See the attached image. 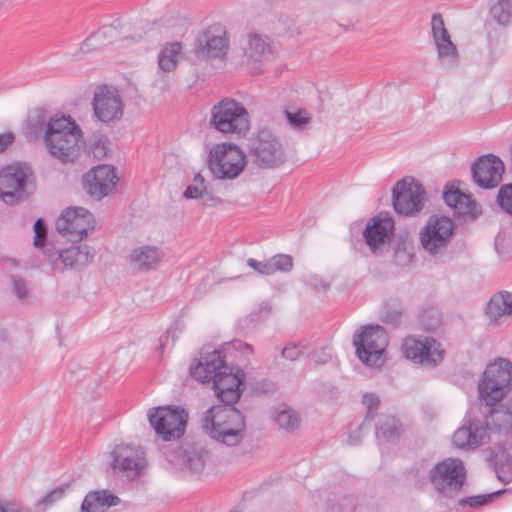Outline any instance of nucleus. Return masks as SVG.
Wrapping results in <instances>:
<instances>
[{
	"instance_id": "7c9ffc66",
	"label": "nucleus",
	"mask_w": 512,
	"mask_h": 512,
	"mask_svg": "<svg viewBox=\"0 0 512 512\" xmlns=\"http://www.w3.org/2000/svg\"><path fill=\"white\" fill-rule=\"evenodd\" d=\"M489 411L486 413L485 427L490 429L504 430L512 425V411L504 405L488 406Z\"/></svg>"
},
{
	"instance_id": "c756f323",
	"label": "nucleus",
	"mask_w": 512,
	"mask_h": 512,
	"mask_svg": "<svg viewBox=\"0 0 512 512\" xmlns=\"http://www.w3.org/2000/svg\"><path fill=\"white\" fill-rule=\"evenodd\" d=\"M185 463L190 471L201 473L212 463V454L205 446L195 444L185 450Z\"/></svg>"
},
{
	"instance_id": "ea45409f",
	"label": "nucleus",
	"mask_w": 512,
	"mask_h": 512,
	"mask_svg": "<svg viewBox=\"0 0 512 512\" xmlns=\"http://www.w3.org/2000/svg\"><path fill=\"white\" fill-rule=\"evenodd\" d=\"M285 116L289 125L295 130H303L311 122V115L305 109L295 112L285 110Z\"/></svg>"
},
{
	"instance_id": "473e14b6",
	"label": "nucleus",
	"mask_w": 512,
	"mask_h": 512,
	"mask_svg": "<svg viewBox=\"0 0 512 512\" xmlns=\"http://www.w3.org/2000/svg\"><path fill=\"white\" fill-rule=\"evenodd\" d=\"M182 54V45L179 42L167 43L159 52L158 66L164 72L173 71Z\"/></svg>"
},
{
	"instance_id": "c03bdc74",
	"label": "nucleus",
	"mask_w": 512,
	"mask_h": 512,
	"mask_svg": "<svg viewBox=\"0 0 512 512\" xmlns=\"http://www.w3.org/2000/svg\"><path fill=\"white\" fill-rule=\"evenodd\" d=\"M107 45L108 41L102 39L96 31L85 39V41L81 45V51H83L84 53H89L92 51L100 50Z\"/></svg>"
},
{
	"instance_id": "58836bf2",
	"label": "nucleus",
	"mask_w": 512,
	"mask_h": 512,
	"mask_svg": "<svg viewBox=\"0 0 512 512\" xmlns=\"http://www.w3.org/2000/svg\"><path fill=\"white\" fill-rule=\"evenodd\" d=\"M363 404L367 407V413L362 425L359 427V430L364 429L374 420L380 404V399L374 393H366L363 395Z\"/></svg>"
},
{
	"instance_id": "20e7f679",
	"label": "nucleus",
	"mask_w": 512,
	"mask_h": 512,
	"mask_svg": "<svg viewBox=\"0 0 512 512\" xmlns=\"http://www.w3.org/2000/svg\"><path fill=\"white\" fill-rule=\"evenodd\" d=\"M246 165V153L234 143H220L210 149L208 168L216 179L234 180Z\"/></svg>"
},
{
	"instance_id": "2eb2a0df",
	"label": "nucleus",
	"mask_w": 512,
	"mask_h": 512,
	"mask_svg": "<svg viewBox=\"0 0 512 512\" xmlns=\"http://www.w3.org/2000/svg\"><path fill=\"white\" fill-rule=\"evenodd\" d=\"M213 390L223 405H233L238 402L245 390V373L239 367L227 365L214 375Z\"/></svg>"
},
{
	"instance_id": "2f4dec72",
	"label": "nucleus",
	"mask_w": 512,
	"mask_h": 512,
	"mask_svg": "<svg viewBox=\"0 0 512 512\" xmlns=\"http://www.w3.org/2000/svg\"><path fill=\"white\" fill-rule=\"evenodd\" d=\"M512 314V294L501 292L491 297L486 307V315L492 321H497L504 315Z\"/></svg>"
},
{
	"instance_id": "7ed1b4c3",
	"label": "nucleus",
	"mask_w": 512,
	"mask_h": 512,
	"mask_svg": "<svg viewBox=\"0 0 512 512\" xmlns=\"http://www.w3.org/2000/svg\"><path fill=\"white\" fill-rule=\"evenodd\" d=\"M209 127L224 136H245L250 129L249 113L232 98H223L211 108Z\"/></svg>"
},
{
	"instance_id": "37998d69",
	"label": "nucleus",
	"mask_w": 512,
	"mask_h": 512,
	"mask_svg": "<svg viewBox=\"0 0 512 512\" xmlns=\"http://www.w3.org/2000/svg\"><path fill=\"white\" fill-rule=\"evenodd\" d=\"M120 28H122V23L120 19H117L112 24L102 26L97 32L102 39L108 41L109 45L119 38Z\"/></svg>"
},
{
	"instance_id": "aec40b11",
	"label": "nucleus",
	"mask_w": 512,
	"mask_h": 512,
	"mask_svg": "<svg viewBox=\"0 0 512 512\" xmlns=\"http://www.w3.org/2000/svg\"><path fill=\"white\" fill-rule=\"evenodd\" d=\"M111 466L128 478L138 477L145 467L144 452L140 447L132 445H118L111 452Z\"/></svg>"
},
{
	"instance_id": "f257e3e1",
	"label": "nucleus",
	"mask_w": 512,
	"mask_h": 512,
	"mask_svg": "<svg viewBox=\"0 0 512 512\" xmlns=\"http://www.w3.org/2000/svg\"><path fill=\"white\" fill-rule=\"evenodd\" d=\"M81 138L82 131L70 116L56 115L46 124L43 140L49 154L66 164L79 157Z\"/></svg>"
},
{
	"instance_id": "f8f14e48",
	"label": "nucleus",
	"mask_w": 512,
	"mask_h": 512,
	"mask_svg": "<svg viewBox=\"0 0 512 512\" xmlns=\"http://www.w3.org/2000/svg\"><path fill=\"white\" fill-rule=\"evenodd\" d=\"M425 189L413 178H404L396 182L392 190V202L399 215L410 216L422 210Z\"/></svg>"
},
{
	"instance_id": "4be33fe9",
	"label": "nucleus",
	"mask_w": 512,
	"mask_h": 512,
	"mask_svg": "<svg viewBox=\"0 0 512 512\" xmlns=\"http://www.w3.org/2000/svg\"><path fill=\"white\" fill-rule=\"evenodd\" d=\"M228 50V40L220 29H209L198 38L195 55L198 58H222Z\"/></svg>"
},
{
	"instance_id": "cd10ccee",
	"label": "nucleus",
	"mask_w": 512,
	"mask_h": 512,
	"mask_svg": "<svg viewBox=\"0 0 512 512\" xmlns=\"http://www.w3.org/2000/svg\"><path fill=\"white\" fill-rule=\"evenodd\" d=\"M245 54L254 62H263L272 58L274 52L269 37L257 33L249 34Z\"/></svg>"
},
{
	"instance_id": "f704fd0d",
	"label": "nucleus",
	"mask_w": 512,
	"mask_h": 512,
	"mask_svg": "<svg viewBox=\"0 0 512 512\" xmlns=\"http://www.w3.org/2000/svg\"><path fill=\"white\" fill-rule=\"evenodd\" d=\"M314 352L312 344L306 341L288 343L282 350L281 356L289 361H295L301 357H310Z\"/></svg>"
},
{
	"instance_id": "0eeeda50",
	"label": "nucleus",
	"mask_w": 512,
	"mask_h": 512,
	"mask_svg": "<svg viewBox=\"0 0 512 512\" xmlns=\"http://www.w3.org/2000/svg\"><path fill=\"white\" fill-rule=\"evenodd\" d=\"M148 420L162 440L172 441L184 435L188 414L181 407L161 406L149 409Z\"/></svg>"
},
{
	"instance_id": "e433bc0d",
	"label": "nucleus",
	"mask_w": 512,
	"mask_h": 512,
	"mask_svg": "<svg viewBox=\"0 0 512 512\" xmlns=\"http://www.w3.org/2000/svg\"><path fill=\"white\" fill-rule=\"evenodd\" d=\"M267 260L270 275L276 272L288 273L293 269V258L288 254L279 253Z\"/></svg>"
},
{
	"instance_id": "f03ea898",
	"label": "nucleus",
	"mask_w": 512,
	"mask_h": 512,
	"mask_svg": "<svg viewBox=\"0 0 512 512\" xmlns=\"http://www.w3.org/2000/svg\"><path fill=\"white\" fill-rule=\"evenodd\" d=\"M201 426L214 441L234 447L242 442L246 435L245 418L233 405H216L203 415Z\"/></svg>"
},
{
	"instance_id": "c9c22d12",
	"label": "nucleus",
	"mask_w": 512,
	"mask_h": 512,
	"mask_svg": "<svg viewBox=\"0 0 512 512\" xmlns=\"http://www.w3.org/2000/svg\"><path fill=\"white\" fill-rule=\"evenodd\" d=\"M491 15L501 25L509 23L512 15L511 0H496L490 8Z\"/></svg>"
},
{
	"instance_id": "6e6d98bb",
	"label": "nucleus",
	"mask_w": 512,
	"mask_h": 512,
	"mask_svg": "<svg viewBox=\"0 0 512 512\" xmlns=\"http://www.w3.org/2000/svg\"><path fill=\"white\" fill-rule=\"evenodd\" d=\"M193 185L205 187V179L201 174H196L193 178Z\"/></svg>"
},
{
	"instance_id": "c85d7f7f",
	"label": "nucleus",
	"mask_w": 512,
	"mask_h": 512,
	"mask_svg": "<svg viewBox=\"0 0 512 512\" xmlns=\"http://www.w3.org/2000/svg\"><path fill=\"white\" fill-rule=\"evenodd\" d=\"M120 498L108 490L89 492L81 505V512H104L120 503Z\"/></svg>"
},
{
	"instance_id": "5fc2aeb1",
	"label": "nucleus",
	"mask_w": 512,
	"mask_h": 512,
	"mask_svg": "<svg viewBox=\"0 0 512 512\" xmlns=\"http://www.w3.org/2000/svg\"><path fill=\"white\" fill-rule=\"evenodd\" d=\"M400 317H401V314L399 312H395V313H391V314H387L385 316V321L387 323H391L392 325H396L399 323L400 321Z\"/></svg>"
},
{
	"instance_id": "f3484780",
	"label": "nucleus",
	"mask_w": 512,
	"mask_h": 512,
	"mask_svg": "<svg viewBox=\"0 0 512 512\" xmlns=\"http://www.w3.org/2000/svg\"><path fill=\"white\" fill-rule=\"evenodd\" d=\"M32 175L30 167L25 164L7 166L0 172V197L8 202L27 197L26 186Z\"/></svg>"
},
{
	"instance_id": "9b49d317",
	"label": "nucleus",
	"mask_w": 512,
	"mask_h": 512,
	"mask_svg": "<svg viewBox=\"0 0 512 512\" xmlns=\"http://www.w3.org/2000/svg\"><path fill=\"white\" fill-rule=\"evenodd\" d=\"M401 350L406 359L429 368L437 366L444 357L441 344L432 337L408 336L403 340Z\"/></svg>"
},
{
	"instance_id": "09e8293b",
	"label": "nucleus",
	"mask_w": 512,
	"mask_h": 512,
	"mask_svg": "<svg viewBox=\"0 0 512 512\" xmlns=\"http://www.w3.org/2000/svg\"><path fill=\"white\" fill-rule=\"evenodd\" d=\"M13 293L18 299H25L28 295V288L23 278L12 275Z\"/></svg>"
},
{
	"instance_id": "de8ad7c7",
	"label": "nucleus",
	"mask_w": 512,
	"mask_h": 512,
	"mask_svg": "<svg viewBox=\"0 0 512 512\" xmlns=\"http://www.w3.org/2000/svg\"><path fill=\"white\" fill-rule=\"evenodd\" d=\"M64 494H65L64 488L57 487V488L51 490L50 492H48L42 499H40L38 501V505H42V506H44V508H47V507L53 505L54 503H56L57 501H59L60 499H62Z\"/></svg>"
},
{
	"instance_id": "39448f33",
	"label": "nucleus",
	"mask_w": 512,
	"mask_h": 512,
	"mask_svg": "<svg viewBox=\"0 0 512 512\" xmlns=\"http://www.w3.org/2000/svg\"><path fill=\"white\" fill-rule=\"evenodd\" d=\"M389 343L388 334L380 325H366L353 336L358 359L369 367H381Z\"/></svg>"
},
{
	"instance_id": "052dcab7",
	"label": "nucleus",
	"mask_w": 512,
	"mask_h": 512,
	"mask_svg": "<svg viewBox=\"0 0 512 512\" xmlns=\"http://www.w3.org/2000/svg\"><path fill=\"white\" fill-rule=\"evenodd\" d=\"M497 477L499 480H501L502 482L504 483H507V481L503 478V476H501L500 474H497Z\"/></svg>"
},
{
	"instance_id": "4d7b16f0",
	"label": "nucleus",
	"mask_w": 512,
	"mask_h": 512,
	"mask_svg": "<svg viewBox=\"0 0 512 512\" xmlns=\"http://www.w3.org/2000/svg\"><path fill=\"white\" fill-rule=\"evenodd\" d=\"M237 349L239 350H249L250 353H252L253 349H252V346L248 343H244V342H238V345H237Z\"/></svg>"
},
{
	"instance_id": "393cba45",
	"label": "nucleus",
	"mask_w": 512,
	"mask_h": 512,
	"mask_svg": "<svg viewBox=\"0 0 512 512\" xmlns=\"http://www.w3.org/2000/svg\"><path fill=\"white\" fill-rule=\"evenodd\" d=\"M487 436V430L481 420H467L453 435V443L459 448H475L482 445Z\"/></svg>"
},
{
	"instance_id": "6e6552de",
	"label": "nucleus",
	"mask_w": 512,
	"mask_h": 512,
	"mask_svg": "<svg viewBox=\"0 0 512 512\" xmlns=\"http://www.w3.org/2000/svg\"><path fill=\"white\" fill-rule=\"evenodd\" d=\"M250 156L260 168H276L286 161L279 138L269 129H260L250 147Z\"/></svg>"
},
{
	"instance_id": "a211bd4d",
	"label": "nucleus",
	"mask_w": 512,
	"mask_h": 512,
	"mask_svg": "<svg viewBox=\"0 0 512 512\" xmlns=\"http://www.w3.org/2000/svg\"><path fill=\"white\" fill-rule=\"evenodd\" d=\"M118 180L113 166L98 165L83 175L82 185L91 198L100 201L115 190Z\"/></svg>"
},
{
	"instance_id": "4468645a",
	"label": "nucleus",
	"mask_w": 512,
	"mask_h": 512,
	"mask_svg": "<svg viewBox=\"0 0 512 512\" xmlns=\"http://www.w3.org/2000/svg\"><path fill=\"white\" fill-rule=\"evenodd\" d=\"M454 225L446 216L432 215L420 231V242L425 251L431 255L443 252L450 242Z\"/></svg>"
},
{
	"instance_id": "5701e85b",
	"label": "nucleus",
	"mask_w": 512,
	"mask_h": 512,
	"mask_svg": "<svg viewBox=\"0 0 512 512\" xmlns=\"http://www.w3.org/2000/svg\"><path fill=\"white\" fill-rule=\"evenodd\" d=\"M431 36L437 49L438 58L441 60H455L458 56L456 45L452 42L443 17L440 13H434L431 17Z\"/></svg>"
},
{
	"instance_id": "a878e982",
	"label": "nucleus",
	"mask_w": 512,
	"mask_h": 512,
	"mask_svg": "<svg viewBox=\"0 0 512 512\" xmlns=\"http://www.w3.org/2000/svg\"><path fill=\"white\" fill-rule=\"evenodd\" d=\"M162 258V251L158 247L150 245L133 249L129 256L131 266L142 272L156 269Z\"/></svg>"
},
{
	"instance_id": "4c0bfd02",
	"label": "nucleus",
	"mask_w": 512,
	"mask_h": 512,
	"mask_svg": "<svg viewBox=\"0 0 512 512\" xmlns=\"http://www.w3.org/2000/svg\"><path fill=\"white\" fill-rule=\"evenodd\" d=\"M398 421L393 416H386L377 430V438L385 441H393L398 436Z\"/></svg>"
},
{
	"instance_id": "603ef678",
	"label": "nucleus",
	"mask_w": 512,
	"mask_h": 512,
	"mask_svg": "<svg viewBox=\"0 0 512 512\" xmlns=\"http://www.w3.org/2000/svg\"><path fill=\"white\" fill-rule=\"evenodd\" d=\"M206 192V187H200L198 185H190L184 191L183 196L186 199H199L203 197Z\"/></svg>"
},
{
	"instance_id": "a19ab883",
	"label": "nucleus",
	"mask_w": 512,
	"mask_h": 512,
	"mask_svg": "<svg viewBox=\"0 0 512 512\" xmlns=\"http://www.w3.org/2000/svg\"><path fill=\"white\" fill-rule=\"evenodd\" d=\"M506 490H498L484 495L470 496L459 501L461 505H469L472 508L481 507L491 502L495 497Z\"/></svg>"
},
{
	"instance_id": "8fccbe9b",
	"label": "nucleus",
	"mask_w": 512,
	"mask_h": 512,
	"mask_svg": "<svg viewBox=\"0 0 512 512\" xmlns=\"http://www.w3.org/2000/svg\"><path fill=\"white\" fill-rule=\"evenodd\" d=\"M247 266L252 268L255 272H257L260 275L269 276V266H268V260L264 261H258L254 258H248L246 261Z\"/></svg>"
},
{
	"instance_id": "6ab92c4d",
	"label": "nucleus",
	"mask_w": 512,
	"mask_h": 512,
	"mask_svg": "<svg viewBox=\"0 0 512 512\" xmlns=\"http://www.w3.org/2000/svg\"><path fill=\"white\" fill-rule=\"evenodd\" d=\"M504 170V163L499 157L486 154L473 163L471 168L472 179L480 188L492 189L502 181Z\"/></svg>"
},
{
	"instance_id": "ddd939ff",
	"label": "nucleus",
	"mask_w": 512,
	"mask_h": 512,
	"mask_svg": "<svg viewBox=\"0 0 512 512\" xmlns=\"http://www.w3.org/2000/svg\"><path fill=\"white\" fill-rule=\"evenodd\" d=\"M94 116L104 124H115L124 115V101L119 91L110 85L99 86L93 95Z\"/></svg>"
},
{
	"instance_id": "423d86ee",
	"label": "nucleus",
	"mask_w": 512,
	"mask_h": 512,
	"mask_svg": "<svg viewBox=\"0 0 512 512\" xmlns=\"http://www.w3.org/2000/svg\"><path fill=\"white\" fill-rule=\"evenodd\" d=\"M512 381V363L499 359L485 369L479 384L480 399L486 406L497 404L509 391Z\"/></svg>"
},
{
	"instance_id": "49530a36",
	"label": "nucleus",
	"mask_w": 512,
	"mask_h": 512,
	"mask_svg": "<svg viewBox=\"0 0 512 512\" xmlns=\"http://www.w3.org/2000/svg\"><path fill=\"white\" fill-rule=\"evenodd\" d=\"M0 512H32V510L17 500L0 498Z\"/></svg>"
},
{
	"instance_id": "13d9d810",
	"label": "nucleus",
	"mask_w": 512,
	"mask_h": 512,
	"mask_svg": "<svg viewBox=\"0 0 512 512\" xmlns=\"http://www.w3.org/2000/svg\"><path fill=\"white\" fill-rule=\"evenodd\" d=\"M168 338H169V335L168 334H165V335H162L160 337V349L163 350V347H164V343L168 341Z\"/></svg>"
},
{
	"instance_id": "3c124183",
	"label": "nucleus",
	"mask_w": 512,
	"mask_h": 512,
	"mask_svg": "<svg viewBox=\"0 0 512 512\" xmlns=\"http://www.w3.org/2000/svg\"><path fill=\"white\" fill-rule=\"evenodd\" d=\"M107 142V139H99L92 144L91 149L95 157L100 159L106 156L108 151Z\"/></svg>"
},
{
	"instance_id": "72a5a7b5",
	"label": "nucleus",
	"mask_w": 512,
	"mask_h": 512,
	"mask_svg": "<svg viewBox=\"0 0 512 512\" xmlns=\"http://www.w3.org/2000/svg\"><path fill=\"white\" fill-rule=\"evenodd\" d=\"M273 420L280 429L293 432L298 429L300 419L297 412L285 405L279 406L273 413Z\"/></svg>"
},
{
	"instance_id": "a18cd8bd",
	"label": "nucleus",
	"mask_w": 512,
	"mask_h": 512,
	"mask_svg": "<svg viewBox=\"0 0 512 512\" xmlns=\"http://www.w3.org/2000/svg\"><path fill=\"white\" fill-rule=\"evenodd\" d=\"M33 229L35 232L34 246L37 248H39V247L45 248L46 247L45 241H46V236H47V227H46L45 222L41 218L37 219L36 222L34 223Z\"/></svg>"
},
{
	"instance_id": "412c9836",
	"label": "nucleus",
	"mask_w": 512,
	"mask_h": 512,
	"mask_svg": "<svg viewBox=\"0 0 512 512\" xmlns=\"http://www.w3.org/2000/svg\"><path fill=\"white\" fill-rule=\"evenodd\" d=\"M223 369L227 370V364L222 352L218 349L212 351L203 349L198 362L191 364L190 375L198 382L210 383L214 375Z\"/></svg>"
},
{
	"instance_id": "bb28decb",
	"label": "nucleus",
	"mask_w": 512,
	"mask_h": 512,
	"mask_svg": "<svg viewBox=\"0 0 512 512\" xmlns=\"http://www.w3.org/2000/svg\"><path fill=\"white\" fill-rule=\"evenodd\" d=\"M394 221L390 217L375 218L373 223L368 225L364 232L363 237L367 245L374 250L379 244H383L389 240L393 235Z\"/></svg>"
},
{
	"instance_id": "79ce46f5",
	"label": "nucleus",
	"mask_w": 512,
	"mask_h": 512,
	"mask_svg": "<svg viewBox=\"0 0 512 512\" xmlns=\"http://www.w3.org/2000/svg\"><path fill=\"white\" fill-rule=\"evenodd\" d=\"M497 203L503 211L512 216V184H505L499 189Z\"/></svg>"
},
{
	"instance_id": "b1692460",
	"label": "nucleus",
	"mask_w": 512,
	"mask_h": 512,
	"mask_svg": "<svg viewBox=\"0 0 512 512\" xmlns=\"http://www.w3.org/2000/svg\"><path fill=\"white\" fill-rule=\"evenodd\" d=\"M443 199L449 207L453 208L454 215L458 217L472 219L479 213L477 203L472 196L461 192L454 183H448L445 186Z\"/></svg>"
},
{
	"instance_id": "9d476101",
	"label": "nucleus",
	"mask_w": 512,
	"mask_h": 512,
	"mask_svg": "<svg viewBox=\"0 0 512 512\" xmlns=\"http://www.w3.org/2000/svg\"><path fill=\"white\" fill-rule=\"evenodd\" d=\"M43 254L53 270L63 272L86 266L93 260L95 251L87 245L59 249L49 244L43 250Z\"/></svg>"
},
{
	"instance_id": "864d4df0",
	"label": "nucleus",
	"mask_w": 512,
	"mask_h": 512,
	"mask_svg": "<svg viewBox=\"0 0 512 512\" xmlns=\"http://www.w3.org/2000/svg\"><path fill=\"white\" fill-rule=\"evenodd\" d=\"M14 139V134L11 132L0 134V153L4 152L14 142Z\"/></svg>"
},
{
	"instance_id": "dca6fc26",
	"label": "nucleus",
	"mask_w": 512,
	"mask_h": 512,
	"mask_svg": "<svg viewBox=\"0 0 512 512\" xmlns=\"http://www.w3.org/2000/svg\"><path fill=\"white\" fill-rule=\"evenodd\" d=\"M465 478V467L458 458H447L437 463L429 472L431 484L440 493L446 489L460 490Z\"/></svg>"
},
{
	"instance_id": "1a4fd4ad",
	"label": "nucleus",
	"mask_w": 512,
	"mask_h": 512,
	"mask_svg": "<svg viewBox=\"0 0 512 512\" xmlns=\"http://www.w3.org/2000/svg\"><path fill=\"white\" fill-rule=\"evenodd\" d=\"M55 225L63 237L71 242H79L94 229L95 219L85 208L69 207L61 213Z\"/></svg>"
},
{
	"instance_id": "bf43d9fd",
	"label": "nucleus",
	"mask_w": 512,
	"mask_h": 512,
	"mask_svg": "<svg viewBox=\"0 0 512 512\" xmlns=\"http://www.w3.org/2000/svg\"><path fill=\"white\" fill-rule=\"evenodd\" d=\"M502 242H504V239H500L499 237L495 239V249L497 250L498 254H501L499 247Z\"/></svg>"
}]
</instances>
